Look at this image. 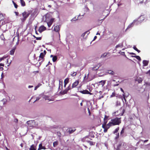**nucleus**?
Wrapping results in <instances>:
<instances>
[{"instance_id":"c85d7f7f","label":"nucleus","mask_w":150,"mask_h":150,"mask_svg":"<svg viewBox=\"0 0 150 150\" xmlns=\"http://www.w3.org/2000/svg\"><path fill=\"white\" fill-rule=\"evenodd\" d=\"M123 46V43L119 44L117 45L116 47H115L116 48H117L119 47H122Z\"/></svg>"},{"instance_id":"7ed1b4c3","label":"nucleus","mask_w":150,"mask_h":150,"mask_svg":"<svg viewBox=\"0 0 150 150\" xmlns=\"http://www.w3.org/2000/svg\"><path fill=\"white\" fill-rule=\"evenodd\" d=\"M107 120H104V122L102 125V127L104 129L103 132L105 133L107 132L108 130L110 127H109L107 126L108 124Z\"/></svg>"},{"instance_id":"6e6552de","label":"nucleus","mask_w":150,"mask_h":150,"mask_svg":"<svg viewBox=\"0 0 150 150\" xmlns=\"http://www.w3.org/2000/svg\"><path fill=\"white\" fill-rule=\"evenodd\" d=\"M54 18H52L49 22H47L48 26L49 28H50L52 24V23L54 22Z\"/></svg>"},{"instance_id":"2f4dec72","label":"nucleus","mask_w":150,"mask_h":150,"mask_svg":"<svg viewBox=\"0 0 150 150\" xmlns=\"http://www.w3.org/2000/svg\"><path fill=\"white\" fill-rule=\"evenodd\" d=\"M133 48L138 53H139L140 52V51L139 50L137 49V48L135 46H134L133 47Z\"/></svg>"},{"instance_id":"c03bdc74","label":"nucleus","mask_w":150,"mask_h":150,"mask_svg":"<svg viewBox=\"0 0 150 150\" xmlns=\"http://www.w3.org/2000/svg\"><path fill=\"white\" fill-rule=\"evenodd\" d=\"M115 96V92H113L112 94L111 95V97H113Z\"/></svg>"},{"instance_id":"bf43d9fd","label":"nucleus","mask_w":150,"mask_h":150,"mask_svg":"<svg viewBox=\"0 0 150 150\" xmlns=\"http://www.w3.org/2000/svg\"><path fill=\"white\" fill-rule=\"evenodd\" d=\"M107 54L105 53H104L103 55V57H105L106 56Z\"/></svg>"},{"instance_id":"603ef678","label":"nucleus","mask_w":150,"mask_h":150,"mask_svg":"<svg viewBox=\"0 0 150 150\" xmlns=\"http://www.w3.org/2000/svg\"><path fill=\"white\" fill-rule=\"evenodd\" d=\"M147 148L150 149V144H149L147 145Z\"/></svg>"},{"instance_id":"473e14b6","label":"nucleus","mask_w":150,"mask_h":150,"mask_svg":"<svg viewBox=\"0 0 150 150\" xmlns=\"http://www.w3.org/2000/svg\"><path fill=\"white\" fill-rule=\"evenodd\" d=\"M41 85V84L39 83L38 84L37 86H36L34 88V90H37V89L39 88L40 86Z\"/></svg>"},{"instance_id":"dca6fc26","label":"nucleus","mask_w":150,"mask_h":150,"mask_svg":"<svg viewBox=\"0 0 150 150\" xmlns=\"http://www.w3.org/2000/svg\"><path fill=\"white\" fill-rule=\"evenodd\" d=\"M149 61L146 60H144L143 61V66H146L148 65L149 63Z\"/></svg>"},{"instance_id":"bb28decb","label":"nucleus","mask_w":150,"mask_h":150,"mask_svg":"<svg viewBox=\"0 0 150 150\" xmlns=\"http://www.w3.org/2000/svg\"><path fill=\"white\" fill-rule=\"evenodd\" d=\"M132 57H135L137 59H138L139 61L141 60L140 57L139 56H132Z\"/></svg>"},{"instance_id":"9b49d317","label":"nucleus","mask_w":150,"mask_h":150,"mask_svg":"<svg viewBox=\"0 0 150 150\" xmlns=\"http://www.w3.org/2000/svg\"><path fill=\"white\" fill-rule=\"evenodd\" d=\"M79 83V80L76 81L73 83L71 86V88H73L76 87L78 85Z\"/></svg>"},{"instance_id":"f3484780","label":"nucleus","mask_w":150,"mask_h":150,"mask_svg":"<svg viewBox=\"0 0 150 150\" xmlns=\"http://www.w3.org/2000/svg\"><path fill=\"white\" fill-rule=\"evenodd\" d=\"M69 79L68 78H67L66 79L64 80V87H66V86L67 84L69 82Z\"/></svg>"},{"instance_id":"3c124183","label":"nucleus","mask_w":150,"mask_h":150,"mask_svg":"<svg viewBox=\"0 0 150 150\" xmlns=\"http://www.w3.org/2000/svg\"><path fill=\"white\" fill-rule=\"evenodd\" d=\"M41 97H37L36 98V100L35 101V102L38 100H40V98Z\"/></svg>"},{"instance_id":"b1692460","label":"nucleus","mask_w":150,"mask_h":150,"mask_svg":"<svg viewBox=\"0 0 150 150\" xmlns=\"http://www.w3.org/2000/svg\"><path fill=\"white\" fill-rule=\"evenodd\" d=\"M148 141V139L144 141L142 139H140L139 140V142H137V144H139V143L142 141L144 143H145V142H147Z\"/></svg>"},{"instance_id":"ddd939ff","label":"nucleus","mask_w":150,"mask_h":150,"mask_svg":"<svg viewBox=\"0 0 150 150\" xmlns=\"http://www.w3.org/2000/svg\"><path fill=\"white\" fill-rule=\"evenodd\" d=\"M60 30V27L58 25L55 26L54 28V30L56 32H58Z\"/></svg>"},{"instance_id":"412c9836","label":"nucleus","mask_w":150,"mask_h":150,"mask_svg":"<svg viewBox=\"0 0 150 150\" xmlns=\"http://www.w3.org/2000/svg\"><path fill=\"white\" fill-rule=\"evenodd\" d=\"M106 16H105L104 18L103 19H98L97 21L98 22H99L100 21H102L101 22H100V23H97L98 25H100L101 24L102 22L106 18Z\"/></svg>"},{"instance_id":"f704fd0d","label":"nucleus","mask_w":150,"mask_h":150,"mask_svg":"<svg viewBox=\"0 0 150 150\" xmlns=\"http://www.w3.org/2000/svg\"><path fill=\"white\" fill-rule=\"evenodd\" d=\"M12 2L14 6V7H15V8H17L18 6L17 5V4L14 2L13 1H12Z\"/></svg>"},{"instance_id":"7c9ffc66","label":"nucleus","mask_w":150,"mask_h":150,"mask_svg":"<svg viewBox=\"0 0 150 150\" xmlns=\"http://www.w3.org/2000/svg\"><path fill=\"white\" fill-rule=\"evenodd\" d=\"M87 142L89 143L90 145L91 146L95 144V143L93 142L89 141H87Z\"/></svg>"},{"instance_id":"0e129e2a","label":"nucleus","mask_w":150,"mask_h":150,"mask_svg":"<svg viewBox=\"0 0 150 150\" xmlns=\"http://www.w3.org/2000/svg\"><path fill=\"white\" fill-rule=\"evenodd\" d=\"M33 87V86H28V88H32Z\"/></svg>"},{"instance_id":"c9c22d12","label":"nucleus","mask_w":150,"mask_h":150,"mask_svg":"<svg viewBox=\"0 0 150 150\" xmlns=\"http://www.w3.org/2000/svg\"><path fill=\"white\" fill-rule=\"evenodd\" d=\"M99 68V67H98L97 68H96V67H93V68H92V71H96L97 69H98Z\"/></svg>"},{"instance_id":"09e8293b","label":"nucleus","mask_w":150,"mask_h":150,"mask_svg":"<svg viewBox=\"0 0 150 150\" xmlns=\"http://www.w3.org/2000/svg\"><path fill=\"white\" fill-rule=\"evenodd\" d=\"M88 32V31H86L85 32H84V33H83L82 35H81V36L83 37L85 35L86 33Z\"/></svg>"},{"instance_id":"72a5a7b5","label":"nucleus","mask_w":150,"mask_h":150,"mask_svg":"<svg viewBox=\"0 0 150 150\" xmlns=\"http://www.w3.org/2000/svg\"><path fill=\"white\" fill-rule=\"evenodd\" d=\"M58 144V142L57 141H55L53 142V146L54 147L56 146Z\"/></svg>"},{"instance_id":"2eb2a0df","label":"nucleus","mask_w":150,"mask_h":150,"mask_svg":"<svg viewBox=\"0 0 150 150\" xmlns=\"http://www.w3.org/2000/svg\"><path fill=\"white\" fill-rule=\"evenodd\" d=\"M36 146L34 144H32L31 146L29 149L30 150H36Z\"/></svg>"},{"instance_id":"58836bf2","label":"nucleus","mask_w":150,"mask_h":150,"mask_svg":"<svg viewBox=\"0 0 150 150\" xmlns=\"http://www.w3.org/2000/svg\"><path fill=\"white\" fill-rule=\"evenodd\" d=\"M120 105V102L117 101L116 102V106H119Z\"/></svg>"},{"instance_id":"f03ea898","label":"nucleus","mask_w":150,"mask_h":150,"mask_svg":"<svg viewBox=\"0 0 150 150\" xmlns=\"http://www.w3.org/2000/svg\"><path fill=\"white\" fill-rule=\"evenodd\" d=\"M31 11H25L22 13V16L23 18L21 19L22 21L24 22L26 19L29 16L31 13Z\"/></svg>"},{"instance_id":"f257e3e1","label":"nucleus","mask_w":150,"mask_h":150,"mask_svg":"<svg viewBox=\"0 0 150 150\" xmlns=\"http://www.w3.org/2000/svg\"><path fill=\"white\" fill-rule=\"evenodd\" d=\"M121 123V117H116L111 120L110 121L108 124L107 126L109 127L112 126L119 125Z\"/></svg>"},{"instance_id":"680f3d73","label":"nucleus","mask_w":150,"mask_h":150,"mask_svg":"<svg viewBox=\"0 0 150 150\" xmlns=\"http://www.w3.org/2000/svg\"><path fill=\"white\" fill-rule=\"evenodd\" d=\"M15 13H16V15L17 16H18V12H15Z\"/></svg>"},{"instance_id":"ea45409f","label":"nucleus","mask_w":150,"mask_h":150,"mask_svg":"<svg viewBox=\"0 0 150 150\" xmlns=\"http://www.w3.org/2000/svg\"><path fill=\"white\" fill-rule=\"evenodd\" d=\"M137 81H138V83H140L142 82V79L141 78H139L137 79Z\"/></svg>"},{"instance_id":"e433bc0d","label":"nucleus","mask_w":150,"mask_h":150,"mask_svg":"<svg viewBox=\"0 0 150 150\" xmlns=\"http://www.w3.org/2000/svg\"><path fill=\"white\" fill-rule=\"evenodd\" d=\"M50 14H49V13H47L46 14V15H45V18H46V20H47V18H49V17L50 16Z\"/></svg>"},{"instance_id":"4c0bfd02","label":"nucleus","mask_w":150,"mask_h":150,"mask_svg":"<svg viewBox=\"0 0 150 150\" xmlns=\"http://www.w3.org/2000/svg\"><path fill=\"white\" fill-rule=\"evenodd\" d=\"M125 128H123L120 132V135H122V134L124 132Z\"/></svg>"},{"instance_id":"e2e57ef3","label":"nucleus","mask_w":150,"mask_h":150,"mask_svg":"<svg viewBox=\"0 0 150 150\" xmlns=\"http://www.w3.org/2000/svg\"><path fill=\"white\" fill-rule=\"evenodd\" d=\"M20 145L21 146V147H23V144L22 143L20 144Z\"/></svg>"},{"instance_id":"338daca9","label":"nucleus","mask_w":150,"mask_h":150,"mask_svg":"<svg viewBox=\"0 0 150 150\" xmlns=\"http://www.w3.org/2000/svg\"><path fill=\"white\" fill-rule=\"evenodd\" d=\"M35 33L36 34H37V35H38V33L37 30H35Z\"/></svg>"},{"instance_id":"79ce46f5","label":"nucleus","mask_w":150,"mask_h":150,"mask_svg":"<svg viewBox=\"0 0 150 150\" xmlns=\"http://www.w3.org/2000/svg\"><path fill=\"white\" fill-rule=\"evenodd\" d=\"M78 20V18H76V17H74L71 20V21H76Z\"/></svg>"},{"instance_id":"a19ab883","label":"nucleus","mask_w":150,"mask_h":150,"mask_svg":"<svg viewBox=\"0 0 150 150\" xmlns=\"http://www.w3.org/2000/svg\"><path fill=\"white\" fill-rule=\"evenodd\" d=\"M76 74H77V72H74L73 73V74H72L71 75L72 76H76Z\"/></svg>"},{"instance_id":"4d7b16f0","label":"nucleus","mask_w":150,"mask_h":150,"mask_svg":"<svg viewBox=\"0 0 150 150\" xmlns=\"http://www.w3.org/2000/svg\"><path fill=\"white\" fill-rule=\"evenodd\" d=\"M4 64L2 63H0V66H3L4 67Z\"/></svg>"},{"instance_id":"c756f323","label":"nucleus","mask_w":150,"mask_h":150,"mask_svg":"<svg viewBox=\"0 0 150 150\" xmlns=\"http://www.w3.org/2000/svg\"><path fill=\"white\" fill-rule=\"evenodd\" d=\"M119 129V127H118L114 131V132H113V133L115 134V133H117Z\"/></svg>"},{"instance_id":"a211bd4d","label":"nucleus","mask_w":150,"mask_h":150,"mask_svg":"<svg viewBox=\"0 0 150 150\" xmlns=\"http://www.w3.org/2000/svg\"><path fill=\"white\" fill-rule=\"evenodd\" d=\"M105 80H102L99 82V84L102 85V86H103L105 83Z\"/></svg>"},{"instance_id":"5fc2aeb1","label":"nucleus","mask_w":150,"mask_h":150,"mask_svg":"<svg viewBox=\"0 0 150 150\" xmlns=\"http://www.w3.org/2000/svg\"><path fill=\"white\" fill-rule=\"evenodd\" d=\"M38 73H39V71H34L33 72V73H34L35 74H38Z\"/></svg>"},{"instance_id":"774afa93","label":"nucleus","mask_w":150,"mask_h":150,"mask_svg":"<svg viewBox=\"0 0 150 150\" xmlns=\"http://www.w3.org/2000/svg\"><path fill=\"white\" fill-rule=\"evenodd\" d=\"M147 73H149V74L150 75V70L148 71Z\"/></svg>"},{"instance_id":"a18cd8bd","label":"nucleus","mask_w":150,"mask_h":150,"mask_svg":"<svg viewBox=\"0 0 150 150\" xmlns=\"http://www.w3.org/2000/svg\"><path fill=\"white\" fill-rule=\"evenodd\" d=\"M108 116H107L106 115H105L104 118V120H107V119L108 118Z\"/></svg>"},{"instance_id":"0eeeda50","label":"nucleus","mask_w":150,"mask_h":150,"mask_svg":"<svg viewBox=\"0 0 150 150\" xmlns=\"http://www.w3.org/2000/svg\"><path fill=\"white\" fill-rule=\"evenodd\" d=\"M79 92L83 94H89L90 95H92L93 94L92 93L90 92L88 90H86L81 91Z\"/></svg>"},{"instance_id":"cd10ccee","label":"nucleus","mask_w":150,"mask_h":150,"mask_svg":"<svg viewBox=\"0 0 150 150\" xmlns=\"http://www.w3.org/2000/svg\"><path fill=\"white\" fill-rule=\"evenodd\" d=\"M57 56H54L52 58V61L53 62H55L57 59Z\"/></svg>"},{"instance_id":"37998d69","label":"nucleus","mask_w":150,"mask_h":150,"mask_svg":"<svg viewBox=\"0 0 150 150\" xmlns=\"http://www.w3.org/2000/svg\"><path fill=\"white\" fill-rule=\"evenodd\" d=\"M119 137V133H118L117 134V136L115 137V139H118Z\"/></svg>"},{"instance_id":"052dcab7","label":"nucleus","mask_w":150,"mask_h":150,"mask_svg":"<svg viewBox=\"0 0 150 150\" xmlns=\"http://www.w3.org/2000/svg\"><path fill=\"white\" fill-rule=\"evenodd\" d=\"M46 50H45L44 51V52H43V53H44V54H45V55L46 54Z\"/></svg>"},{"instance_id":"49530a36","label":"nucleus","mask_w":150,"mask_h":150,"mask_svg":"<svg viewBox=\"0 0 150 150\" xmlns=\"http://www.w3.org/2000/svg\"><path fill=\"white\" fill-rule=\"evenodd\" d=\"M35 38L36 39V40H40L42 39V37H35Z\"/></svg>"},{"instance_id":"6e6d98bb","label":"nucleus","mask_w":150,"mask_h":150,"mask_svg":"<svg viewBox=\"0 0 150 150\" xmlns=\"http://www.w3.org/2000/svg\"><path fill=\"white\" fill-rule=\"evenodd\" d=\"M129 53V54L130 55H135L136 54L134 53H133V52H130V53Z\"/></svg>"},{"instance_id":"9d476101","label":"nucleus","mask_w":150,"mask_h":150,"mask_svg":"<svg viewBox=\"0 0 150 150\" xmlns=\"http://www.w3.org/2000/svg\"><path fill=\"white\" fill-rule=\"evenodd\" d=\"M125 110L124 109H123L122 110V112L121 113H118V111H117L115 112H114V113L115 114V115L116 116H119V115L122 116V115H123L124 113H125Z\"/></svg>"},{"instance_id":"393cba45","label":"nucleus","mask_w":150,"mask_h":150,"mask_svg":"<svg viewBox=\"0 0 150 150\" xmlns=\"http://www.w3.org/2000/svg\"><path fill=\"white\" fill-rule=\"evenodd\" d=\"M99 93L100 94V95H99V97H98V99H100L102 98H103L104 97V96L103 95H102V92L101 91H100Z\"/></svg>"},{"instance_id":"f8f14e48","label":"nucleus","mask_w":150,"mask_h":150,"mask_svg":"<svg viewBox=\"0 0 150 150\" xmlns=\"http://www.w3.org/2000/svg\"><path fill=\"white\" fill-rule=\"evenodd\" d=\"M45 54H44V53L43 52H41L40 53V54L39 56V60H44L45 59L44 58V57L45 56Z\"/></svg>"},{"instance_id":"20e7f679","label":"nucleus","mask_w":150,"mask_h":150,"mask_svg":"<svg viewBox=\"0 0 150 150\" xmlns=\"http://www.w3.org/2000/svg\"><path fill=\"white\" fill-rule=\"evenodd\" d=\"M146 16L144 15L141 16L137 20L134 21V23H135V22L137 21L140 22L143 21L145 19Z\"/></svg>"},{"instance_id":"8fccbe9b","label":"nucleus","mask_w":150,"mask_h":150,"mask_svg":"<svg viewBox=\"0 0 150 150\" xmlns=\"http://www.w3.org/2000/svg\"><path fill=\"white\" fill-rule=\"evenodd\" d=\"M18 121V120L17 119H15L14 120V122L16 123H17Z\"/></svg>"},{"instance_id":"de8ad7c7","label":"nucleus","mask_w":150,"mask_h":150,"mask_svg":"<svg viewBox=\"0 0 150 150\" xmlns=\"http://www.w3.org/2000/svg\"><path fill=\"white\" fill-rule=\"evenodd\" d=\"M145 85L146 86H150V83L146 82L145 83Z\"/></svg>"},{"instance_id":"39448f33","label":"nucleus","mask_w":150,"mask_h":150,"mask_svg":"<svg viewBox=\"0 0 150 150\" xmlns=\"http://www.w3.org/2000/svg\"><path fill=\"white\" fill-rule=\"evenodd\" d=\"M71 87L69 85L65 90L63 91L60 92L61 93L62 95H64L67 94L68 91L71 89Z\"/></svg>"},{"instance_id":"423d86ee","label":"nucleus","mask_w":150,"mask_h":150,"mask_svg":"<svg viewBox=\"0 0 150 150\" xmlns=\"http://www.w3.org/2000/svg\"><path fill=\"white\" fill-rule=\"evenodd\" d=\"M46 30V28L43 25H41L39 28L38 31L40 33H41L43 31Z\"/></svg>"},{"instance_id":"69168bd1","label":"nucleus","mask_w":150,"mask_h":150,"mask_svg":"<svg viewBox=\"0 0 150 150\" xmlns=\"http://www.w3.org/2000/svg\"><path fill=\"white\" fill-rule=\"evenodd\" d=\"M97 38L96 36H95L93 40H95Z\"/></svg>"},{"instance_id":"aec40b11","label":"nucleus","mask_w":150,"mask_h":150,"mask_svg":"<svg viewBox=\"0 0 150 150\" xmlns=\"http://www.w3.org/2000/svg\"><path fill=\"white\" fill-rule=\"evenodd\" d=\"M76 130V129H72L71 128H69V129L68 131H67L68 132H69L70 134H71L72 133H73L74 131H75Z\"/></svg>"},{"instance_id":"4468645a","label":"nucleus","mask_w":150,"mask_h":150,"mask_svg":"<svg viewBox=\"0 0 150 150\" xmlns=\"http://www.w3.org/2000/svg\"><path fill=\"white\" fill-rule=\"evenodd\" d=\"M46 148L44 146H43L42 143H40L39 145V148L38 149V150H40L42 149H45Z\"/></svg>"},{"instance_id":"1a4fd4ad","label":"nucleus","mask_w":150,"mask_h":150,"mask_svg":"<svg viewBox=\"0 0 150 150\" xmlns=\"http://www.w3.org/2000/svg\"><path fill=\"white\" fill-rule=\"evenodd\" d=\"M27 123L30 127L33 126L35 123V121L32 120L28 121L27 122Z\"/></svg>"},{"instance_id":"864d4df0","label":"nucleus","mask_w":150,"mask_h":150,"mask_svg":"<svg viewBox=\"0 0 150 150\" xmlns=\"http://www.w3.org/2000/svg\"><path fill=\"white\" fill-rule=\"evenodd\" d=\"M123 98L125 100H126L125 95V93L123 94Z\"/></svg>"},{"instance_id":"4be33fe9","label":"nucleus","mask_w":150,"mask_h":150,"mask_svg":"<svg viewBox=\"0 0 150 150\" xmlns=\"http://www.w3.org/2000/svg\"><path fill=\"white\" fill-rule=\"evenodd\" d=\"M44 98L45 99V100H48L49 101H53L54 100L51 99L49 98V97L47 96H45L44 97Z\"/></svg>"},{"instance_id":"5701e85b","label":"nucleus","mask_w":150,"mask_h":150,"mask_svg":"<svg viewBox=\"0 0 150 150\" xmlns=\"http://www.w3.org/2000/svg\"><path fill=\"white\" fill-rule=\"evenodd\" d=\"M21 5L23 6H25V2L23 0H21L20 1Z\"/></svg>"},{"instance_id":"13d9d810","label":"nucleus","mask_w":150,"mask_h":150,"mask_svg":"<svg viewBox=\"0 0 150 150\" xmlns=\"http://www.w3.org/2000/svg\"><path fill=\"white\" fill-rule=\"evenodd\" d=\"M120 90L122 91V92L123 93V94L125 93L124 92V90H123V89H122V88H120Z\"/></svg>"},{"instance_id":"6ab92c4d","label":"nucleus","mask_w":150,"mask_h":150,"mask_svg":"<svg viewBox=\"0 0 150 150\" xmlns=\"http://www.w3.org/2000/svg\"><path fill=\"white\" fill-rule=\"evenodd\" d=\"M107 73L112 75H113L115 74L114 71L110 70H108Z\"/></svg>"},{"instance_id":"a878e982","label":"nucleus","mask_w":150,"mask_h":150,"mask_svg":"<svg viewBox=\"0 0 150 150\" xmlns=\"http://www.w3.org/2000/svg\"><path fill=\"white\" fill-rule=\"evenodd\" d=\"M15 52V49H13L12 50H11L10 51V54L11 55H13Z\"/></svg>"}]
</instances>
